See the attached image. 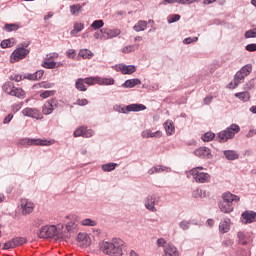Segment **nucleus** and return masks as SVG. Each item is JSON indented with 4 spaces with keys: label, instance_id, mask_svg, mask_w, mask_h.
<instances>
[{
    "label": "nucleus",
    "instance_id": "obj_1",
    "mask_svg": "<svg viewBox=\"0 0 256 256\" xmlns=\"http://www.w3.org/2000/svg\"><path fill=\"white\" fill-rule=\"evenodd\" d=\"M100 251L104 255L109 256H123V247H125V242L120 238H113L111 241H102L99 244Z\"/></svg>",
    "mask_w": 256,
    "mask_h": 256
},
{
    "label": "nucleus",
    "instance_id": "obj_2",
    "mask_svg": "<svg viewBox=\"0 0 256 256\" xmlns=\"http://www.w3.org/2000/svg\"><path fill=\"white\" fill-rule=\"evenodd\" d=\"M241 131V127L237 124H232L225 130L218 133V139L220 143H226L229 139H233L237 133Z\"/></svg>",
    "mask_w": 256,
    "mask_h": 256
},
{
    "label": "nucleus",
    "instance_id": "obj_3",
    "mask_svg": "<svg viewBox=\"0 0 256 256\" xmlns=\"http://www.w3.org/2000/svg\"><path fill=\"white\" fill-rule=\"evenodd\" d=\"M189 175H192L196 183H209V181H211V175L207 172H203V167L201 166L191 169Z\"/></svg>",
    "mask_w": 256,
    "mask_h": 256
},
{
    "label": "nucleus",
    "instance_id": "obj_4",
    "mask_svg": "<svg viewBox=\"0 0 256 256\" xmlns=\"http://www.w3.org/2000/svg\"><path fill=\"white\" fill-rule=\"evenodd\" d=\"M147 109V106L143 104H129L127 106H121V105H115L114 111H117L118 113H124V115H127V113H139V111H145Z\"/></svg>",
    "mask_w": 256,
    "mask_h": 256
},
{
    "label": "nucleus",
    "instance_id": "obj_5",
    "mask_svg": "<svg viewBox=\"0 0 256 256\" xmlns=\"http://www.w3.org/2000/svg\"><path fill=\"white\" fill-rule=\"evenodd\" d=\"M26 47H29V43L24 42L22 43L21 47L16 48L11 54V63H17V61H22L25 59L27 55H29L30 50Z\"/></svg>",
    "mask_w": 256,
    "mask_h": 256
},
{
    "label": "nucleus",
    "instance_id": "obj_6",
    "mask_svg": "<svg viewBox=\"0 0 256 256\" xmlns=\"http://www.w3.org/2000/svg\"><path fill=\"white\" fill-rule=\"evenodd\" d=\"M57 235H59V230H57V226L46 225L40 229L38 237L40 239H51L53 237H57Z\"/></svg>",
    "mask_w": 256,
    "mask_h": 256
},
{
    "label": "nucleus",
    "instance_id": "obj_7",
    "mask_svg": "<svg viewBox=\"0 0 256 256\" xmlns=\"http://www.w3.org/2000/svg\"><path fill=\"white\" fill-rule=\"evenodd\" d=\"M159 201H161V197L157 194L148 195L144 200V207L151 213H157V207L155 206L159 205Z\"/></svg>",
    "mask_w": 256,
    "mask_h": 256
},
{
    "label": "nucleus",
    "instance_id": "obj_8",
    "mask_svg": "<svg viewBox=\"0 0 256 256\" xmlns=\"http://www.w3.org/2000/svg\"><path fill=\"white\" fill-rule=\"evenodd\" d=\"M57 107H59V101H57L55 98H52L44 103L42 106V113L43 115H51V113H53Z\"/></svg>",
    "mask_w": 256,
    "mask_h": 256
},
{
    "label": "nucleus",
    "instance_id": "obj_9",
    "mask_svg": "<svg viewBox=\"0 0 256 256\" xmlns=\"http://www.w3.org/2000/svg\"><path fill=\"white\" fill-rule=\"evenodd\" d=\"M66 219H71L70 222L66 224V230L68 233H75L79 230V216H66Z\"/></svg>",
    "mask_w": 256,
    "mask_h": 256
},
{
    "label": "nucleus",
    "instance_id": "obj_10",
    "mask_svg": "<svg viewBox=\"0 0 256 256\" xmlns=\"http://www.w3.org/2000/svg\"><path fill=\"white\" fill-rule=\"evenodd\" d=\"M242 223L249 225L256 222V212L253 210H246L241 214Z\"/></svg>",
    "mask_w": 256,
    "mask_h": 256
},
{
    "label": "nucleus",
    "instance_id": "obj_11",
    "mask_svg": "<svg viewBox=\"0 0 256 256\" xmlns=\"http://www.w3.org/2000/svg\"><path fill=\"white\" fill-rule=\"evenodd\" d=\"M100 33L104 34V39L107 40V39H113L115 37H119V35H121V30L102 28L100 29Z\"/></svg>",
    "mask_w": 256,
    "mask_h": 256
},
{
    "label": "nucleus",
    "instance_id": "obj_12",
    "mask_svg": "<svg viewBox=\"0 0 256 256\" xmlns=\"http://www.w3.org/2000/svg\"><path fill=\"white\" fill-rule=\"evenodd\" d=\"M21 207L22 215H29L30 213H33V209H35V204L27 199H22Z\"/></svg>",
    "mask_w": 256,
    "mask_h": 256
},
{
    "label": "nucleus",
    "instance_id": "obj_13",
    "mask_svg": "<svg viewBox=\"0 0 256 256\" xmlns=\"http://www.w3.org/2000/svg\"><path fill=\"white\" fill-rule=\"evenodd\" d=\"M194 155L196 157H200V159H211L213 157L211 155V149L208 147H200L194 151Z\"/></svg>",
    "mask_w": 256,
    "mask_h": 256
},
{
    "label": "nucleus",
    "instance_id": "obj_14",
    "mask_svg": "<svg viewBox=\"0 0 256 256\" xmlns=\"http://www.w3.org/2000/svg\"><path fill=\"white\" fill-rule=\"evenodd\" d=\"M49 145H53V141L40 139V138H30V147H33V146L49 147Z\"/></svg>",
    "mask_w": 256,
    "mask_h": 256
},
{
    "label": "nucleus",
    "instance_id": "obj_15",
    "mask_svg": "<svg viewBox=\"0 0 256 256\" xmlns=\"http://www.w3.org/2000/svg\"><path fill=\"white\" fill-rule=\"evenodd\" d=\"M222 201L224 203H229L230 205H233V203H237L240 201L239 196L232 194L231 192H224L222 194Z\"/></svg>",
    "mask_w": 256,
    "mask_h": 256
},
{
    "label": "nucleus",
    "instance_id": "obj_16",
    "mask_svg": "<svg viewBox=\"0 0 256 256\" xmlns=\"http://www.w3.org/2000/svg\"><path fill=\"white\" fill-rule=\"evenodd\" d=\"M141 137L143 139H151V138L159 139V138L163 137V132H161V131L153 132V131H151V129H146V130L142 131Z\"/></svg>",
    "mask_w": 256,
    "mask_h": 256
},
{
    "label": "nucleus",
    "instance_id": "obj_17",
    "mask_svg": "<svg viewBox=\"0 0 256 256\" xmlns=\"http://www.w3.org/2000/svg\"><path fill=\"white\" fill-rule=\"evenodd\" d=\"M24 117H31L32 119H39V110L37 108H24L22 110Z\"/></svg>",
    "mask_w": 256,
    "mask_h": 256
},
{
    "label": "nucleus",
    "instance_id": "obj_18",
    "mask_svg": "<svg viewBox=\"0 0 256 256\" xmlns=\"http://www.w3.org/2000/svg\"><path fill=\"white\" fill-rule=\"evenodd\" d=\"M163 256H179V250L172 244H167L164 247V255Z\"/></svg>",
    "mask_w": 256,
    "mask_h": 256
},
{
    "label": "nucleus",
    "instance_id": "obj_19",
    "mask_svg": "<svg viewBox=\"0 0 256 256\" xmlns=\"http://www.w3.org/2000/svg\"><path fill=\"white\" fill-rule=\"evenodd\" d=\"M239 245H247L251 241V236L247 232L239 231L237 234Z\"/></svg>",
    "mask_w": 256,
    "mask_h": 256
},
{
    "label": "nucleus",
    "instance_id": "obj_20",
    "mask_svg": "<svg viewBox=\"0 0 256 256\" xmlns=\"http://www.w3.org/2000/svg\"><path fill=\"white\" fill-rule=\"evenodd\" d=\"M245 75H243L241 72H237L234 76V86L233 83H230L228 85L229 89H235V87H238L241 85V83L245 80Z\"/></svg>",
    "mask_w": 256,
    "mask_h": 256
},
{
    "label": "nucleus",
    "instance_id": "obj_21",
    "mask_svg": "<svg viewBox=\"0 0 256 256\" xmlns=\"http://www.w3.org/2000/svg\"><path fill=\"white\" fill-rule=\"evenodd\" d=\"M118 69L121 71V73L123 75H131L133 73H135L136 71V68L134 65H123V64H120L118 66Z\"/></svg>",
    "mask_w": 256,
    "mask_h": 256
},
{
    "label": "nucleus",
    "instance_id": "obj_22",
    "mask_svg": "<svg viewBox=\"0 0 256 256\" xmlns=\"http://www.w3.org/2000/svg\"><path fill=\"white\" fill-rule=\"evenodd\" d=\"M136 85H141V80L139 78H134V79L126 80L122 84V87L124 89H133V87H136Z\"/></svg>",
    "mask_w": 256,
    "mask_h": 256
},
{
    "label": "nucleus",
    "instance_id": "obj_23",
    "mask_svg": "<svg viewBox=\"0 0 256 256\" xmlns=\"http://www.w3.org/2000/svg\"><path fill=\"white\" fill-rule=\"evenodd\" d=\"M223 155L228 161H237L239 159V153L235 150H224Z\"/></svg>",
    "mask_w": 256,
    "mask_h": 256
},
{
    "label": "nucleus",
    "instance_id": "obj_24",
    "mask_svg": "<svg viewBox=\"0 0 256 256\" xmlns=\"http://www.w3.org/2000/svg\"><path fill=\"white\" fill-rule=\"evenodd\" d=\"M219 209L222 213H232L233 204H229L228 202H224L222 200L219 202Z\"/></svg>",
    "mask_w": 256,
    "mask_h": 256
},
{
    "label": "nucleus",
    "instance_id": "obj_25",
    "mask_svg": "<svg viewBox=\"0 0 256 256\" xmlns=\"http://www.w3.org/2000/svg\"><path fill=\"white\" fill-rule=\"evenodd\" d=\"M197 2V0H164V5L166 3L173 5L178 3V5H193V3Z\"/></svg>",
    "mask_w": 256,
    "mask_h": 256
},
{
    "label": "nucleus",
    "instance_id": "obj_26",
    "mask_svg": "<svg viewBox=\"0 0 256 256\" xmlns=\"http://www.w3.org/2000/svg\"><path fill=\"white\" fill-rule=\"evenodd\" d=\"M97 85H115V79L113 78H103V77H97L96 78Z\"/></svg>",
    "mask_w": 256,
    "mask_h": 256
},
{
    "label": "nucleus",
    "instance_id": "obj_27",
    "mask_svg": "<svg viewBox=\"0 0 256 256\" xmlns=\"http://www.w3.org/2000/svg\"><path fill=\"white\" fill-rule=\"evenodd\" d=\"M164 129L166 131V135H173L175 133V126L173 125V121L171 120H167L164 123Z\"/></svg>",
    "mask_w": 256,
    "mask_h": 256
},
{
    "label": "nucleus",
    "instance_id": "obj_28",
    "mask_svg": "<svg viewBox=\"0 0 256 256\" xmlns=\"http://www.w3.org/2000/svg\"><path fill=\"white\" fill-rule=\"evenodd\" d=\"M85 29V24L83 23H75L73 30H71L70 35L72 37H77L78 33H81Z\"/></svg>",
    "mask_w": 256,
    "mask_h": 256
},
{
    "label": "nucleus",
    "instance_id": "obj_29",
    "mask_svg": "<svg viewBox=\"0 0 256 256\" xmlns=\"http://www.w3.org/2000/svg\"><path fill=\"white\" fill-rule=\"evenodd\" d=\"M82 11H83V6L80 4H73L70 6V13L74 17H77L79 15V13Z\"/></svg>",
    "mask_w": 256,
    "mask_h": 256
},
{
    "label": "nucleus",
    "instance_id": "obj_30",
    "mask_svg": "<svg viewBox=\"0 0 256 256\" xmlns=\"http://www.w3.org/2000/svg\"><path fill=\"white\" fill-rule=\"evenodd\" d=\"M192 197H194V199H203L207 197V192L201 188H198L192 192Z\"/></svg>",
    "mask_w": 256,
    "mask_h": 256
},
{
    "label": "nucleus",
    "instance_id": "obj_31",
    "mask_svg": "<svg viewBox=\"0 0 256 256\" xmlns=\"http://www.w3.org/2000/svg\"><path fill=\"white\" fill-rule=\"evenodd\" d=\"M231 226L229 225V221L222 220L219 224L220 233H229Z\"/></svg>",
    "mask_w": 256,
    "mask_h": 256
},
{
    "label": "nucleus",
    "instance_id": "obj_32",
    "mask_svg": "<svg viewBox=\"0 0 256 256\" xmlns=\"http://www.w3.org/2000/svg\"><path fill=\"white\" fill-rule=\"evenodd\" d=\"M10 95L12 97H17L18 99H25V91L21 88L14 87Z\"/></svg>",
    "mask_w": 256,
    "mask_h": 256
},
{
    "label": "nucleus",
    "instance_id": "obj_33",
    "mask_svg": "<svg viewBox=\"0 0 256 256\" xmlns=\"http://www.w3.org/2000/svg\"><path fill=\"white\" fill-rule=\"evenodd\" d=\"M235 97H237V99H240V101L247 103V101L251 99V94H249V92H238L235 94Z\"/></svg>",
    "mask_w": 256,
    "mask_h": 256
},
{
    "label": "nucleus",
    "instance_id": "obj_34",
    "mask_svg": "<svg viewBox=\"0 0 256 256\" xmlns=\"http://www.w3.org/2000/svg\"><path fill=\"white\" fill-rule=\"evenodd\" d=\"M134 31L139 33L140 31H145L147 29V21L140 20L138 23L133 27Z\"/></svg>",
    "mask_w": 256,
    "mask_h": 256
},
{
    "label": "nucleus",
    "instance_id": "obj_35",
    "mask_svg": "<svg viewBox=\"0 0 256 256\" xmlns=\"http://www.w3.org/2000/svg\"><path fill=\"white\" fill-rule=\"evenodd\" d=\"M14 89H15V85H13L12 82H6L2 86V90L4 91V93H7L8 95H11Z\"/></svg>",
    "mask_w": 256,
    "mask_h": 256
},
{
    "label": "nucleus",
    "instance_id": "obj_36",
    "mask_svg": "<svg viewBox=\"0 0 256 256\" xmlns=\"http://www.w3.org/2000/svg\"><path fill=\"white\" fill-rule=\"evenodd\" d=\"M75 87L78 91H87V86H85V81L83 78H78L75 82Z\"/></svg>",
    "mask_w": 256,
    "mask_h": 256
},
{
    "label": "nucleus",
    "instance_id": "obj_37",
    "mask_svg": "<svg viewBox=\"0 0 256 256\" xmlns=\"http://www.w3.org/2000/svg\"><path fill=\"white\" fill-rule=\"evenodd\" d=\"M115 167H117V163H106L101 166V169L105 173H109L111 171H115Z\"/></svg>",
    "mask_w": 256,
    "mask_h": 256
},
{
    "label": "nucleus",
    "instance_id": "obj_38",
    "mask_svg": "<svg viewBox=\"0 0 256 256\" xmlns=\"http://www.w3.org/2000/svg\"><path fill=\"white\" fill-rule=\"evenodd\" d=\"M253 71V65L246 64L238 72L247 77Z\"/></svg>",
    "mask_w": 256,
    "mask_h": 256
},
{
    "label": "nucleus",
    "instance_id": "obj_39",
    "mask_svg": "<svg viewBox=\"0 0 256 256\" xmlns=\"http://www.w3.org/2000/svg\"><path fill=\"white\" fill-rule=\"evenodd\" d=\"M139 49V44L128 45L122 48V53H134Z\"/></svg>",
    "mask_w": 256,
    "mask_h": 256
},
{
    "label": "nucleus",
    "instance_id": "obj_40",
    "mask_svg": "<svg viewBox=\"0 0 256 256\" xmlns=\"http://www.w3.org/2000/svg\"><path fill=\"white\" fill-rule=\"evenodd\" d=\"M81 225L84 227H95L97 225V221L92 220L91 218H86L81 221Z\"/></svg>",
    "mask_w": 256,
    "mask_h": 256
},
{
    "label": "nucleus",
    "instance_id": "obj_41",
    "mask_svg": "<svg viewBox=\"0 0 256 256\" xmlns=\"http://www.w3.org/2000/svg\"><path fill=\"white\" fill-rule=\"evenodd\" d=\"M214 139H215V133L213 132H206L202 136V141H204V143H209V141H213Z\"/></svg>",
    "mask_w": 256,
    "mask_h": 256
},
{
    "label": "nucleus",
    "instance_id": "obj_42",
    "mask_svg": "<svg viewBox=\"0 0 256 256\" xmlns=\"http://www.w3.org/2000/svg\"><path fill=\"white\" fill-rule=\"evenodd\" d=\"M36 87L40 89H53V87H55V84L51 82H41L38 83Z\"/></svg>",
    "mask_w": 256,
    "mask_h": 256
},
{
    "label": "nucleus",
    "instance_id": "obj_43",
    "mask_svg": "<svg viewBox=\"0 0 256 256\" xmlns=\"http://www.w3.org/2000/svg\"><path fill=\"white\" fill-rule=\"evenodd\" d=\"M4 29L7 33H11L13 31H17L19 26L17 24H5Z\"/></svg>",
    "mask_w": 256,
    "mask_h": 256
},
{
    "label": "nucleus",
    "instance_id": "obj_44",
    "mask_svg": "<svg viewBox=\"0 0 256 256\" xmlns=\"http://www.w3.org/2000/svg\"><path fill=\"white\" fill-rule=\"evenodd\" d=\"M53 95H55V90H46L40 93L42 99H49V97H53Z\"/></svg>",
    "mask_w": 256,
    "mask_h": 256
},
{
    "label": "nucleus",
    "instance_id": "obj_45",
    "mask_svg": "<svg viewBox=\"0 0 256 256\" xmlns=\"http://www.w3.org/2000/svg\"><path fill=\"white\" fill-rule=\"evenodd\" d=\"M244 36H245L246 39H255L256 38V28L247 30L245 32Z\"/></svg>",
    "mask_w": 256,
    "mask_h": 256
},
{
    "label": "nucleus",
    "instance_id": "obj_46",
    "mask_svg": "<svg viewBox=\"0 0 256 256\" xmlns=\"http://www.w3.org/2000/svg\"><path fill=\"white\" fill-rule=\"evenodd\" d=\"M103 25H105V23L103 22V20H95L92 24L91 27L92 29H94L95 31H97V29H101L103 27Z\"/></svg>",
    "mask_w": 256,
    "mask_h": 256
},
{
    "label": "nucleus",
    "instance_id": "obj_47",
    "mask_svg": "<svg viewBox=\"0 0 256 256\" xmlns=\"http://www.w3.org/2000/svg\"><path fill=\"white\" fill-rule=\"evenodd\" d=\"M179 227H180V229H182V231H187L191 227V222H189L187 220H183L179 223Z\"/></svg>",
    "mask_w": 256,
    "mask_h": 256
},
{
    "label": "nucleus",
    "instance_id": "obj_48",
    "mask_svg": "<svg viewBox=\"0 0 256 256\" xmlns=\"http://www.w3.org/2000/svg\"><path fill=\"white\" fill-rule=\"evenodd\" d=\"M171 173V168L163 165H157L156 166V173Z\"/></svg>",
    "mask_w": 256,
    "mask_h": 256
},
{
    "label": "nucleus",
    "instance_id": "obj_49",
    "mask_svg": "<svg viewBox=\"0 0 256 256\" xmlns=\"http://www.w3.org/2000/svg\"><path fill=\"white\" fill-rule=\"evenodd\" d=\"M23 108V102L15 103L11 106L12 113H18Z\"/></svg>",
    "mask_w": 256,
    "mask_h": 256
},
{
    "label": "nucleus",
    "instance_id": "obj_50",
    "mask_svg": "<svg viewBox=\"0 0 256 256\" xmlns=\"http://www.w3.org/2000/svg\"><path fill=\"white\" fill-rule=\"evenodd\" d=\"M74 137H84L85 135V126H82L76 129L73 133Z\"/></svg>",
    "mask_w": 256,
    "mask_h": 256
},
{
    "label": "nucleus",
    "instance_id": "obj_51",
    "mask_svg": "<svg viewBox=\"0 0 256 256\" xmlns=\"http://www.w3.org/2000/svg\"><path fill=\"white\" fill-rule=\"evenodd\" d=\"M56 65H57V62L55 61H51V62L44 61L42 63V67H44L45 69H55Z\"/></svg>",
    "mask_w": 256,
    "mask_h": 256
},
{
    "label": "nucleus",
    "instance_id": "obj_52",
    "mask_svg": "<svg viewBox=\"0 0 256 256\" xmlns=\"http://www.w3.org/2000/svg\"><path fill=\"white\" fill-rule=\"evenodd\" d=\"M15 247H17V246L15 245V240L12 239V240H10V241L4 243L2 249H15Z\"/></svg>",
    "mask_w": 256,
    "mask_h": 256
},
{
    "label": "nucleus",
    "instance_id": "obj_53",
    "mask_svg": "<svg viewBox=\"0 0 256 256\" xmlns=\"http://www.w3.org/2000/svg\"><path fill=\"white\" fill-rule=\"evenodd\" d=\"M13 239L16 247H19V245H25V243H27V239H25L24 237H17Z\"/></svg>",
    "mask_w": 256,
    "mask_h": 256
},
{
    "label": "nucleus",
    "instance_id": "obj_54",
    "mask_svg": "<svg viewBox=\"0 0 256 256\" xmlns=\"http://www.w3.org/2000/svg\"><path fill=\"white\" fill-rule=\"evenodd\" d=\"M0 47H2V49H7L13 47V43L11 42V39H6L0 43Z\"/></svg>",
    "mask_w": 256,
    "mask_h": 256
},
{
    "label": "nucleus",
    "instance_id": "obj_55",
    "mask_svg": "<svg viewBox=\"0 0 256 256\" xmlns=\"http://www.w3.org/2000/svg\"><path fill=\"white\" fill-rule=\"evenodd\" d=\"M199 41L198 37H188L183 40L184 45H191V43H197Z\"/></svg>",
    "mask_w": 256,
    "mask_h": 256
},
{
    "label": "nucleus",
    "instance_id": "obj_56",
    "mask_svg": "<svg viewBox=\"0 0 256 256\" xmlns=\"http://www.w3.org/2000/svg\"><path fill=\"white\" fill-rule=\"evenodd\" d=\"M97 77L98 76L85 78L84 83H86V85H95V83H97Z\"/></svg>",
    "mask_w": 256,
    "mask_h": 256
},
{
    "label": "nucleus",
    "instance_id": "obj_57",
    "mask_svg": "<svg viewBox=\"0 0 256 256\" xmlns=\"http://www.w3.org/2000/svg\"><path fill=\"white\" fill-rule=\"evenodd\" d=\"M95 135V132L92 129L84 128V137L89 139Z\"/></svg>",
    "mask_w": 256,
    "mask_h": 256
},
{
    "label": "nucleus",
    "instance_id": "obj_58",
    "mask_svg": "<svg viewBox=\"0 0 256 256\" xmlns=\"http://www.w3.org/2000/svg\"><path fill=\"white\" fill-rule=\"evenodd\" d=\"M181 19V15L179 14H173L172 16H170V18L168 19V23H177V21H179Z\"/></svg>",
    "mask_w": 256,
    "mask_h": 256
},
{
    "label": "nucleus",
    "instance_id": "obj_59",
    "mask_svg": "<svg viewBox=\"0 0 256 256\" xmlns=\"http://www.w3.org/2000/svg\"><path fill=\"white\" fill-rule=\"evenodd\" d=\"M20 145H23V147H31V138H23L19 141Z\"/></svg>",
    "mask_w": 256,
    "mask_h": 256
},
{
    "label": "nucleus",
    "instance_id": "obj_60",
    "mask_svg": "<svg viewBox=\"0 0 256 256\" xmlns=\"http://www.w3.org/2000/svg\"><path fill=\"white\" fill-rule=\"evenodd\" d=\"M80 56L83 57V59H88V57H93V54L91 51L85 49L80 52Z\"/></svg>",
    "mask_w": 256,
    "mask_h": 256
},
{
    "label": "nucleus",
    "instance_id": "obj_61",
    "mask_svg": "<svg viewBox=\"0 0 256 256\" xmlns=\"http://www.w3.org/2000/svg\"><path fill=\"white\" fill-rule=\"evenodd\" d=\"M75 105H78L79 107H85V105H89V100H87V99H78L76 101Z\"/></svg>",
    "mask_w": 256,
    "mask_h": 256
},
{
    "label": "nucleus",
    "instance_id": "obj_62",
    "mask_svg": "<svg viewBox=\"0 0 256 256\" xmlns=\"http://www.w3.org/2000/svg\"><path fill=\"white\" fill-rule=\"evenodd\" d=\"M43 75H45V71H43V70H38V71L34 72L36 81H39V79H42Z\"/></svg>",
    "mask_w": 256,
    "mask_h": 256
},
{
    "label": "nucleus",
    "instance_id": "obj_63",
    "mask_svg": "<svg viewBox=\"0 0 256 256\" xmlns=\"http://www.w3.org/2000/svg\"><path fill=\"white\" fill-rule=\"evenodd\" d=\"M246 51H249V53H253L254 51H256V44H248L245 47Z\"/></svg>",
    "mask_w": 256,
    "mask_h": 256
},
{
    "label": "nucleus",
    "instance_id": "obj_64",
    "mask_svg": "<svg viewBox=\"0 0 256 256\" xmlns=\"http://www.w3.org/2000/svg\"><path fill=\"white\" fill-rule=\"evenodd\" d=\"M77 239L80 243H83V242L87 241V234L79 233L77 236Z\"/></svg>",
    "mask_w": 256,
    "mask_h": 256
}]
</instances>
